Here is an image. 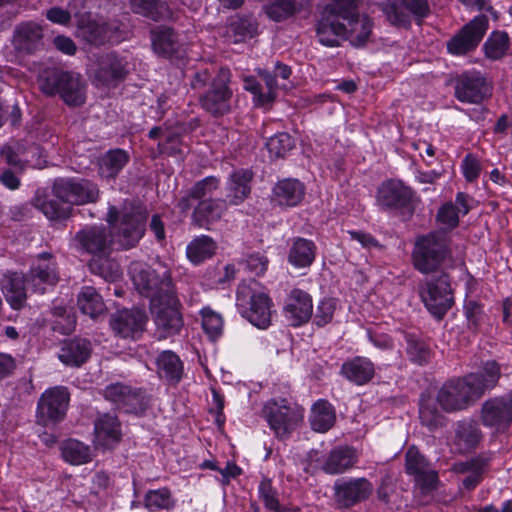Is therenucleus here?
<instances>
[{"instance_id":"nucleus-58","label":"nucleus","mask_w":512,"mask_h":512,"mask_svg":"<svg viewBox=\"0 0 512 512\" xmlns=\"http://www.w3.org/2000/svg\"><path fill=\"white\" fill-rule=\"evenodd\" d=\"M266 147L271 157H284L294 147V141L288 133L282 132L270 137Z\"/></svg>"},{"instance_id":"nucleus-10","label":"nucleus","mask_w":512,"mask_h":512,"mask_svg":"<svg viewBox=\"0 0 512 512\" xmlns=\"http://www.w3.org/2000/svg\"><path fill=\"white\" fill-rule=\"evenodd\" d=\"M178 306L179 300L175 291L152 300L150 310L160 338H167L180 332L183 320Z\"/></svg>"},{"instance_id":"nucleus-37","label":"nucleus","mask_w":512,"mask_h":512,"mask_svg":"<svg viewBox=\"0 0 512 512\" xmlns=\"http://www.w3.org/2000/svg\"><path fill=\"white\" fill-rule=\"evenodd\" d=\"M91 350V343L88 340L72 339L63 343L59 359L67 366L79 367L88 360Z\"/></svg>"},{"instance_id":"nucleus-55","label":"nucleus","mask_w":512,"mask_h":512,"mask_svg":"<svg viewBox=\"0 0 512 512\" xmlns=\"http://www.w3.org/2000/svg\"><path fill=\"white\" fill-rule=\"evenodd\" d=\"M509 48V37L506 32H493L484 44V51L487 58L498 60L502 58Z\"/></svg>"},{"instance_id":"nucleus-32","label":"nucleus","mask_w":512,"mask_h":512,"mask_svg":"<svg viewBox=\"0 0 512 512\" xmlns=\"http://www.w3.org/2000/svg\"><path fill=\"white\" fill-rule=\"evenodd\" d=\"M225 209L224 200L203 199L194 208L192 223L199 228L209 229L210 225L220 220Z\"/></svg>"},{"instance_id":"nucleus-54","label":"nucleus","mask_w":512,"mask_h":512,"mask_svg":"<svg viewBox=\"0 0 512 512\" xmlns=\"http://www.w3.org/2000/svg\"><path fill=\"white\" fill-rule=\"evenodd\" d=\"M35 206L43 212L49 220H61L71 214V207L55 196V199L36 198Z\"/></svg>"},{"instance_id":"nucleus-22","label":"nucleus","mask_w":512,"mask_h":512,"mask_svg":"<svg viewBox=\"0 0 512 512\" xmlns=\"http://www.w3.org/2000/svg\"><path fill=\"white\" fill-rule=\"evenodd\" d=\"M373 489L372 483L364 477L340 479L334 484L335 500L339 507L349 508L368 499Z\"/></svg>"},{"instance_id":"nucleus-6","label":"nucleus","mask_w":512,"mask_h":512,"mask_svg":"<svg viewBox=\"0 0 512 512\" xmlns=\"http://www.w3.org/2000/svg\"><path fill=\"white\" fill-rule=\"evenodd\" d=\"M449 255L448 238L437 231L417 239L412 253L415 268L424 274L436 271Z\"/></svg>"},{"instance_id":"nucleus-19","label":"nucleus","mask_w":512,"mask_h":512,"mask_svg":"<svg viewBox=\"0 0 512 512\" xmlns=\"http://www.w3.org/2000/svg\"><path fill=\"white\" fill-rule=\"evenodd\" d=\"M415 192L401 180L384 181L377 190L376 201L383 209H410Z\"/></svg>"},{"instance_id":"nucleus-9","label":"nucleus","mask_w":512,"mask_h":512,"mask_svg":"<svg viewBox=\"0 0 512 512\" xmlns=\"http://www.w3.org/2000/svg\"><path fill=\"white\" fill-rule=\"evenodd\" d=\"M263 417L277 437L286 438L303 420V410L291 406L286 399H271L262 409Z\"/></svg>"},{"instance_id":"nucleus-21","label":"nucleus","mask_w":512,"mask_h":512,"mask_svg":"<svg viewBox=\"0 0 512 512\" xmlns=\"http://www.w3.org/2000/svg\"><path fill=\"white\" fill-rule=\"evenodd\" d=\"M491 84L479 71L471 70L461 74L457 80L455 95L461 102L480 103L491 95Z\"/></svg>"},{"instance_id":"nucleus-15","label":"nucleus","mask_w":512,"mask_h":512,"mask_svg":"<svg viewBox=\"0 0 512 512\" xmlns=\"http://www.w3.org/2000/svg\"><path fill=\"white\" fill-rule=\"evenodd\" d=\"M380 7L387 20L396 26H407L411 17L420 21L430 14L427 0H383Z\"/></svg>"},{"instance_id":"nucleus-8","label":"nucleus","mask_w":512,"mask_h":512,"mask_svg":"<svg viewBox=\"0 0 512 512\" xmlns=\"http://www.w3.org/2000/svg\"><path fill=\"white\" fill-rule=\"evenodd\" d=\"M360 0H329L317 25V37L321 44H334L337 35L344 32L338 20L355 13Z\"/></svg>"},{"instance_id":"nucleus-1","label":"nucleus","mask_w":512,"mask_h":512,"mask_svg":"<svg viewBox=\"0 0 512 512\" xmlns=\"http://www.w3.org/2000/svg\"><path fill=\"white\" fill-rule=\"evenodd\" d=\"M75 241L79 248L93 255L90 269L102 277H112L119 273L118 264L109 258L111 253V234L104 227H90L77 232Z\"/></svg>"},{"instance_id":"nucleus-56","label":"nucleus","mask_w":512,"mask_h":512,"mask_svg":"<svg viewBox=\"0 0 512 512\" xmlns=\"http://www.w3.org/2000/svg\"><path fill=\"white\" fill-rule=\"evenodd\" d=\"M202 328L211 340H216L223 332V318L209 307H204L201 311Z\"/></svg>"},{"instance_id":"nucleus-39","label":"nucleus","mask_w":512,"mask_h":512,"mask_svg":"<svg viewBox=\"0 0 512 512\" xmlns=\"http://www.w3.org/2000/svg\"><path fill=\"white\" fill-rule=\"evenodd\" d=\"M252 173L249 170L233 172L227 182V199L232 205H239L250 194Z\"/></svg>"},{"instance_id":"nucleus-41","label":"nucleus","mask_w":512,"mask_h":512,"mask_svg":"<svg viewBox=\"0 0 512 512\" xmlns=\"http://www.w3.org/2000/svg\"><path fill=\"white\" fill-rule=\"evenodd\" d=\"M341 373L349 381L363 385L372 379L374 365L365 357H355L343 363Z\"/></svg>"},{"instance_id":"nucleus-30","label":"nucleus","mask_w":512,"mask_h":512,"mask_svg":"<svg viewBox=\"0 0 512 512\" xmlns=\"http://www.w3.org/2000/svg\"><path fill=\"white\" fill-rule=\"evenodd\" d=\"M471 197L463 192H458L455 198V203L447 202L443 204L436 215L438 224L444 228L451 230L457 227L459 223V216L466 215L471 209Z\"/></svg>"},{"instance_id":"nucleus-49","label":"nucleus","mask_w":512,"mask_h":512,"mask_svg":"<svg viewBox=\"0 0 512 512\" xmlns=\"http://www.w3.org/2000/svg\"><path fill=\"white\" fill-rule=\"evenodd\" d=\"M160 377L171 383H178L183 374V363L174 352L165 350L156 360Z\"/></svg>"},{"instance_id":"nucleus-48","label":"nucleus","mask_w":512,"mask_h":512,"mask_svg":"<svg viewBox=\"0 0 512 512\" xmlns=\"http://www.w3.org/2000/svg\"><path fill=\"white\" fill-rule=\"evenodd\" d=\"M217 245L215 241L208 235L195 237L186 247V255L188 260L199 265L210 259L216 251Z\"/></svg>"},{"instance_id":"nucleus-38","label":"nucleus","mask_w":512,"mask_h":512,"mask_svg":"<svg viewBox=\"0 0 512 512\" xmlns=\"http://www.w3.org/2000/svg\"><path fill=\"white\" fill-rule=\"evenodd\" d=\"M482 439V433L475 421H461L455 429L454 446L459 453L475 449Z\"/></svg>"},{"instance_id":"nucleus-34","label":"nucleus","mask_w":512,"mask_h":512,"mask_svg":"<svg viewBox=\"0 0 512 512\" xmlns=\"http://www.w3.org/2000/svg\"><path fill=\"white\" fill-rule=\"evenodd\" d=\"M120 439V424L117 418L109 413L100 415L94 425V442L96 445L109 448Z\"/></svg>"},{"instance_id":"nucleus-17","label":"nucleus","mask_w":512,"mask_h":512,"mask_svg":"<svg viewBox=\"0 0 512 512\" xmlns=\"http://www.w3.org/2000/svg\"><path fill=\"white\" fill-rule=\"evenodd\" d=\"M488 23V18L485 15L474 17L448 41V52L458 56L474 50L482 40L488 28Z\"/></svg>"},{"instance_id":"nucleus-64","label":"nucleus","mask_w":512,"mask_h":512,"mask_svg":"<svg viewBox=\"0 0 512 512\" xmlns=\"http://www.w3.org/2000/svg\"><path fill=\"white\" fill-rule=\"evenodd\" d=\"M245 265L250 273L261 276L267 271L269 260L263 253L256 252L246 258Z\"/></svg>"},{"instance_id":"nucleus-45","label":"nucleus","mask_w":512,"mask_h":512,"mask_svg":"<svg viewBox=\"0 0 512 512\" xmlns=\"http://www.w3.org/2000/svg\"><path fill=\"white\" fill-rule=\"evenodd\" d=\"M316 254L315 244L305 238H295L288 253V261L295 268H306L310 266Z\"/></svg>"},{"instance_id":"nucleus-59","label":"nucleus","mask_w":512,"mask_h":512,"mask_svg":"<svg viewBox=\"0 0 512 512\" xmlns=\"http://www.w3.org/2000/svg\"><path fill=\"white\" fill-rule=\"evenodd\" d=\"M407 353L410 359L418 364L426 363L431 356L430 348L421 340L413 337H407Z\"/></svg>"},{"instance_id":"nucleus-11","label":"nucleus","mask_w":512,"mask_h":512,"mask_svg":"<svg viewBox=\"0 0 512 512\" xmlns=\"http://www.w3.org/2000/svg\"><path fill=\"white\" fill-rule=\"evenodd\" d=\"M451 289L447 274L431 278L419 286V295L427 310L442 318L452 306Z\"/></svg>"},{"instance_id":"nucleus-60","label":"nucleus","mask_w":512,"mask_h":512,"mask_svg":"<svg viewBox=\"0 0 512 512\" xmlns=\"http://www.w3.org/2000/svg\"><path fill=\"white\" fill-rule=\"evenodd\" d=\"M158 148L161 153L177 154L182 153L179 128H165L163 140L159 141Z\"/></svg>"},{"instance_id":"nucleus-23","label":"nucleus","mask_w":512,"mask_h":512,"mask_svg":"<svg viewBox=\"0 0 512 512\" xmlns=\"http://www.w3.org/2000/svg\"><path fill=\"white\" fill-rule=\"evenodd\" d=\"M97 85L109 86L124 79L127 61L116 53H107L97 58V63L89 68Z\"/></svg>"},{"instance_id":"nucleus-7","label":"nucleus","mask_w":512,"mask_h":512,"mask_svg":"<svg viewBox=\"0 0 512 512\" xmlns=\"http://www.w3.org/2000/svg\"><path fill=\"white\" fill-rule=\"evenodd\" d=\"M129 274L135 289L142 296L150 300L160 299L174 291L167 271L162 275L143 262H133L129 267Z\"/></svg>"},{"instance_id":"nucleus-61","label":"nucleus","mask_w":512,"mask_h":512,"mask_svg":"<svg viewBox=\"0 0 512 512\" xmlns=\"http://www.w3.org/2000/svg\"><path fill=\"white\" fill-rule=\"evenodd\" d=\"M420 420L423 425L433 430L443 424V416L425 399L420 403Z\"/></svg>"},{"instance_id":"nucleus-51","label":"nucleus","mask_w":512,"mask_h":512,"mask_svg":"<svg viewBox=\"0 0 512 512\" xmlns=\"http://www.w3.org/2000/svg\"><path fill=\"white\" fill-rule=\"evenodd\" d=\"M129 3L134 13L154 21L167 19L172 15L168 5L159 0H129Z\"/></svg>"},{"instance_id":"nucleus-25","label":"nucleus","mask_w":512,"mask_h":512,"mask_svg":"<svg viewBox=\"0 0 512 512\" xmlns=\"http://www.w3.org/2000/svg\"><path fill=\"white\" fill-rule=\"evenodd\" d=\"M58 279L57 265L52 254L48 252L39 254L31 267L28 278L33 291L43 294L49 287L54 286Z\"/></svg>"},{"instance_id":"nucleus-36","label":"nucleus","mask_w":512,"mask_h":512,"mask_svg":"<svg viewBox=\"0 0 512 512\" xmlns=\"http://www.w3.org/2000/svg\"><path fill=\"white\" fill-rule=\"evenodd\" d=\"M152 47L158 55L171 58L183 49L179 36L168 27H159L152 31Z\"/></svg>"},{"instance_id":"nucleus-35","label":"nucleus","mask_w":512,"mask_h":512,"mask_svg":"<svg viewBox=\"0 0 512 512\" xmlns=\"http://www.w3.org/2000/svg\"><path fill=\"white\" fill-rule=\"evenodd\" d=\"M104 397L127 412L136 411L142 404L140 394L121 383L108 385L104 389Z\"/></svg>"},{"instance_id":"nucleus-31","label":"nucleus","mask_w":512,"mask_h":512,"mask_svg":"<svg viewBox=\"0 0 512 512\" xmlns=\"http://www.w3.org/2000/svg\"><path fill=\"white\" fill-rule=\"evenodd\" d=\"M261 80L264 82L263 87L255 78H244V89L251 92L257 105H267L274 101L276 97V89L278 84L275 82L274 76L269 71H259Z\"/></svg>"},{"instance_id":"nucleus-42","label":"nucleus","mask_w":512,"mask_h":512,"mask_svg":"<svg viewBox=\"0 0 512 512\" xmlns=\"http://www.w3.org/2000/svg\"><path fill=\"white\" fill-rule=\"evenodd\" d=\"M220 181L214 176H208L196 182L190 189L189 194L182 197L178 202V208L182 212H187L192 206V201H201L210 199L209 197L218 189Z\"/></svg>"},{"instance_id":"nucleus-2","label":"nucleus","mask_w":512,"mask_h":512,"mask_svg":"<svg viewBox=\"0 0 512 512\" xmlns=\"http://www.w3.org/2000/svg\"><path fill=\"white\" fill-rule=\"evenodd\" d=\"M236 305L241 315L255 327L267 329L270 326L273 302L259 282H242L237 288Z\"/></svg>"},{"instance_id":"nucleus-14","label":"nucleus","mask_w":512,"mask_h":512,"mask_svg":"<svg viewBox=\"0 0 512 512\" xmlns=\"http://www.w3.org/2000/svg\"><path fill=\"white\" fill-rule=\"evenodd\" d=\"M479 398L468 377L465 376L446 383L438 392L437 401L443 410L452 412L465 409Z\"/></svg>"},{"instance_id":"nucleus-20","label":"nucleus","mask_w":512,"mask_h":512,"mask_svg":"<svg viewBox=\"0 0 512 512\" xmlns=\"http://www.w3.org/2000/svg\"><path fill=\"white\" fill-rule=\"evenodd\" d=\"M484 426L495 432H503L512 423V395H504L486 400L481 409Z\"/></svg>"},{"instance_id":"nucleus-27","label":"nucleus","mask_w":512,"mask_h":512,"mask_svg":"<svg viewBox=\"0 0 512 512\" xmlns=\"http://www.w3.org/2000/svg\"><path fill=\"white\" fill-rule=\"evenodd\" d=\"M405 468L409 475L414 476L416 484L423 493L436 488L438 475L431 469L416 447H410L406 452Z\"/></svg>"},{"instance_id":"nucleus-62","label":"nucleus","mask_w":512,"mask_h":512,"mask_svg":"<svg viewBox=\"0 0 512 512\" xmlns=\"http://www.w3.org/2000/svg\"><path fill=\"white\" fill-rule=\"evenodd\" d=\"M145 505L151 511L168 509L172 505L169 491L159 489L148 492L145 497Z\"/></svg>"},{"instance_id":"nucleus-63","label":"nucleus","mask_w":512,"mask_h":512,"mask_svg":"<svg viewBox=\"0 0 512 512\" xmlns=\"http://www.w3.org/2000/svg\"><path fill=\"white\" fill-rule=\"evenodd\" d=\"M336 308V302L333 299H323L317 306L314 316V322L318 326H324L330 323Z\"/></svg>"},{"instance_id":"nucleus-43","label":"nucleus","mask_w":512,"mask_h":512,"mask_svg":"<svg viewBox=\"0 0 512 512\" xmlns=\"http://www.w3.org/2000/svg\"><path fill=\"white\" fill-rule=\"evenodd\" d=\"M468 380L481 397L486 390L493 388L500 378V367L494 360L483 364L481 370L477 373L467 375Z\"/></svg>"},{"instance_id":"nucleus-53","label":"nucleus","mask_w":512,"mask_h":512,"mask_svg":"<svg viewBox=\"0 0 512 512\" xmlns=\"http://www.w3.org/2000/svg\"><path fill=\"white\" fill-rule=\"evenodd\" d=\"M61 454L72 465H82L92 460L91 448L76 439L65 441L61 446Z\"/></svg>"},{"instance_id":"nucleus-4","label":"nucleus","mask_w":512,"mask_h":512,"mask_svg":"<svg viewBox=\"0 0 512 512\" xmlns=\"http://www.w3.org/2000/svg\"><path fill=\"white\" fill-rule=\"evenodd\" d=\"M39 88L47 96H59L68 106H81L86 100V87L78 73L47 68L38 77Z\"/></svg>"},{"instance_id":"nucleus-52","label":"nucleus","mask_w":512,"mask_h":512,"mask_svg":"<svg viewBox=\"0 0 512 512\" xmlns=\"http://www.w3.org/2000/svg\"><path fill=\"white\" fill-rule=\"evenodd\" d=\"M77 304L83 314L95 318L105 309V305L101 295L95 288L86 286L81 289L78 294Z\"/></svg>"},{"instance_id":"nucleus-3","label":"nucleus","mask_w":512,"mask_h":512,"mask_svg":"<svg viewBox=\"0 0 512 512\" xmlns=\"http://www.w3.org/2000/svg\"><path fill=\"white\" fill-rule=\"evenodd\" d=\"M39 88L47 96H59L68 106H81L86 100V87L78 73L47 68L38 77Z\"/></svg>"},{"instance_id":"nucleus-44","label":"nucleus","mask_w":512,"mask_h":512,"mask_svg":"<svg viewBox=\"0 0 512 512\" xmlns=\"http://www.w3.org/2000/svg\"><path fill=\"white\" fill-rule=\"evenodd\" d=\"M309 421L311 428L320 433L331 429L336 421V414L333 406L326 400H318L311 408Z\"/></svg>"},{"instance_id":"nucleus-29","label":"nucleus","mask_w":512,"mask_h":512,"mask_svg":"<svg viewBox=\"0 0 512 512\" xmlns=\"http://www.w3.org/2000/svg\"><path fill=\"white\" fill-rule=\"evenodd\" d=\"M313 303L311 296L298 288L292 289L284 306L286 319L292 326L306 323L312 316Z\"/></svg>"},{"instance_id":"nucleus-12","label":"nucleus","mask_w":512,"mask_h":512,"mask_svg":"<svg viewBox=\"0 0 512 512\" xmlns=\"http://www.w3.org/2000/svg\"><path fill=\"white\" fill-rule=\"evenodd\" d=\"M42 27L34 22H23L18 24L13 32V50L8 48L4 51L6 61L20 63L23 55H30L41 49L43 45Z\"/></svg>"},{"instance_id":"nucleus-33","label":"nucleus","mask_w":512,"mask_h":512,"mask_svg":"<svg viewBox=\"0 0 512 512\" xmlns=\"http://www.w3.org/2000/svg\"><path fill=\"white\" fill-rule=\"evenodd\" d=\"M1 290L13 309H20L26 300L25 279L22 273L6 272L0 281Z\"/></svg>"},{"instance_id":"nucleus-16","label":"nucleus","mask_w":512,"mask_h":512,"mask_svg":"<svg viewBox=\"0 0 512 512\" xmlns=\"http://www.w3.org/2000/svg\"><path fill=\"white\" fill-rule=\"evenodd\" d=\"M230 71L221 68L208 91L201 97L202 107L214 116H222L231 109L232 90L229 88Z\"/></svg>"},{"instance_id":"nucleus-50","label":"nucleus","mask_w":512,"mask_h":512,"mask_svg":"<svg viewBox=\"0 0 512 512\" xmlns=\"http://www.w3.org/2000/svg\"><path fill=\"white\" fill-rule=\"evenodd\" d=\"M129 161V154L123 149H113L99 161V173L107 179L115 178Z\"/></svg>"},{"instance_id":"nucleus-5","label":"nucleus","mask_w":512,"mask_h":512,"mask_svg":"<svg viewBox=\"0 0 512 512\" xmlns=\"http://www.w3.org/2000/svg\"><path fill=\"white\" fill-rule=\"evenodd\" d=\"M106 220L115 230L118 243L129 249L144 235L147 212L143 207L129 202L120 209L110 206Z\"/></svg>"},{"instance_id":"nucleus-47","label":"nucleus","mask_w":512,"mask_h":512,"mask_svg":"<svg viewBox=\"0 0 512 512\" xmlns=\"http://www.w3.org/2000/svg\"><path fill=\"white\" fill-rule=\"evenodd\" d=\"M487 465V458L476 457L456 464L455 470L459 473L466 474L462 480V484L466 489H473L480 483Z\"/></svg>"},{"instance_id":"nucleus-46","label":"nucleus","mask_w":512,"mask_h":512,"mask_svg":"<svg viewBox=\"0 0 512 512\" xmlns=\"http://www.w3.org/2000/svg\"><path fill=\"white\" fill-rule=\"evenodd\" d=\"M356 461L357 456L352 448H335L324 463L323 470L328 474H340L352 467Z\"/></svg>"},{"instance_id":"nucleus-26","label":"nucleus","mask_w":512,"mask_h":512,"mask_svg":"<svg viewBox=\"0 0 512 512\" xmlns=\"http://www.w3.org/2000/svg\"><path fill=\"white\" fill-rule=\"evenodd\" d=\"M338 24L343 27L344 32L336 37L334 44H324L325 46H338L341 40L347 39L353 46L364 45L373 28V22L367 15H360L356 12L349 15L347 19L338 20Z\"/></svg>"},{"instance_id":"nucleus-28","label":"nucleus","mask_w":512,"mask_h":512,"mask_svg":"<svg viewBox=\"0 0 512 512\" xmlns=\"http://www.w3.org/2000/svg\"><path fill=\"white\" fill-rule=\"evenodd\" d=\"M147 316L140 309H125L112 315L110 325L113 331L122 338H138L144 331Z\"/></svg>"},{"instance_id":"nucleus-18","label":"nucleus","mask_w":512,"mask_h":512,"mask_svg":"<svg viewBox=\"0 0 512 512\" xmlns=\"http://www.w3.org/2000/svg\"><path fill=\"white\" fill-rule=\"evenodd\" d=\"M54 195L66 205H80L94 202L98 197V188L95 184L73 179H58L53 185Z\"/></svg>"},{"instance_id":"nucleus-40","label":"nucleus","mask_w":512,"mask_h":512,"mask_svg":"<svg viewBox=\"0 0 512 512\" xmlns=\"http://www.w3.org/2000/svg\"><path fill=\"white\" fill-rule=\"evenodd\" d=\"M274 200L281 206L293 207L304 197L303 184L295 179L279 181L273 189Z\"/></svg>"},{"instance_id":"nucleus-24","label":"nucleus","mask_w":512,"mask_h":512,"mask_svg":"<svg viewBox=\"0 0 512 512\" xmlns=\"http://www.w3.org/2000/svg\"><path fill=\"white\" fill-rule=\"evenodd\" d=\"M78 34L84 41L91 45H102L106 42L119 43L123 37L119 34L118 27L102 20H96L88 16L82 17L78 22Z\"/></svg>"},{"instance_id":"nucleus-13","label":"nucleus","mask_w":512,"mask_h":512,"mask_svg":"<svg viewBox=\"0 0 512 512\" xmlns=\"http://www.w3.org/2000/svg\"><path fill=\"white\" fill-rule=\"evenodd\" d=\"M68 404L69 393L67 388L56 386L47 389L38 401L37 423L47 427L62 421L66 415Z\"/></svg>"},{"instance_id":"nucleus-57","label":"nucleus","mask_w":512,"mask_h":512,"mask_svg":"<svg viewBox=\"0 0 512 512\" xmlns=\"http://www.w3.org/2000/svg\"><path fill=\"white\" fill-rule=\"evenodd\" d=\"M3 154L7 162L11 165L18 166L22 163H28L33 167H42L40 160H33L35 155L41 154V150L38 146H31L27 151L21 153L15 152L12 147H5L3 149Z\"/></svg>"}]
</instances>
